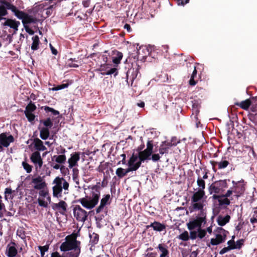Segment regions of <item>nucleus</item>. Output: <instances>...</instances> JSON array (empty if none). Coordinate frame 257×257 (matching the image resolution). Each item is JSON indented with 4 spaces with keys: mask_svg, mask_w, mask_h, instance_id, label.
I'll return each mask as SVG.
<instances>
[{
    "mask_svg": "<svg viewBox=\"0 0 257 257\" xmlns=\"http://www.w3.org/2000/svg\"><path fill=\"white\" fill-rule=\"evenodd\" d=\"M60 249L62 251L74 250L75 253H69V257H78L80 253V242L77 240L74 235H68L65 237V241L61 244Z\"/></svg>",
    "mask_w": 257,
    "mask_h": 257,
    "instance_id": "f257e3e1",
    "label": "nucleus"
},
{
    "mask_svg": "<svg viewBox=\"0 0 257 257\" xmlns=\"http://www.w3.org/2000/svg\"><path fill=\"white\" fill-rule=\"evenodd\" d=\"M4 4L8 10H11L16 17H17L19 19L22 20V23L26 31L30 35H33L34 33V31L29 28L27 24L34 23V18L31 16L29 15L28 14L21 11H19L15 6L11 4L9 2H5Z\"/></svg>",
    "mask_w": 257,
    "mask_h": 257,
    "instance_id": "f03ea898",
    "label": "nucleus"
},
{
    "mask_svg": "<svg viewBox=\"0 0 257 257\" xmlns=\"http://www.w3.org/2000/svg\"><path fill=\"white\" fill-rule=\"evenodd\" d=\"M52 185L53 197H61L63 190L65 194L68 193L69 184L63 177H56L53 180Z\"/></svg>",
    "mask_w": 257,
    "mask_h": 257,
    "instance_id": "7ed1b4c3",
    "label": "nucleus"
},
{
    "mask_svg": "<svg viewBox=\"0 0 257 257\" xmlns=\"http://www.w3.org/2000/svg\"><path fill=\"white\" fill-rule=\"evenodd\" d=\"M153 147L154 146L152 142L148 141L147 143V148L143 151L139 152L138 156L141 163L146 160H152L154 162L160 160L161 158L160 154H152L153 152Z\"/></svg>",
    "mask_w": 257,
    "mask_h": 257,
    "instance_id": "20e7f679",
    "label": "nucleus"
},
{
    "mask_svg": "<svg viewBox=\"0 0 257 257\" xmlns=\"http://www.w3.org/2000/svg\"><path fill=\"white\" fill-rule=\"evenodd\" d=\"M205 196V191L202 189H198L195 192L191 198V205L190 207L191 211L199 210L205 211L203 207L205 205L204 201L203 200Z\"/></svg>",
    "mask_w": 257,
    "mask_h": 257,
    "instance_id": "39448f33",
    "label": "nucleus"
},
{
    "mask_svg": "<svg viewBox=\"0 0 257 257\" xmlns=\"http://www.w3.org/2000/svg\"><path fill=\"white\" fill-rule=\"evenodd\" d=\"M100 196L99 191H92L91 195L80 198L78 202L87 209L93 208L98 203Z\"/></svg>",
    "mask_w": 257,
    "mask_h": 257,
    "instance_id": "423d86ee",
    "label": "nucleus"
},
{
    "mask_svg": "<svg viewBox=\"0 0 257 257\" xmlns=\"http://www.w3.org/2000/svg\"><path fill=\"white\" fill-rule=\"evenodd\" d=\"M200 213L199 216L195 220L190 221L187 223L188 228L189 230H192L195 228H200L202 223H206V213L205 211H200Z\"/></svg>",
    "mask_w": 257,
    "mask_h": 257,
    "instance_id": "0eeeda50",
    "label": "nucleus"
},
{
    "mask_svg": "<svg viewBox=\"0 0 257 257\" xmlns=\"http://www.w3.org/2000/svg\"><path fill=\"white\" fill-rule=\"evenodd\" d=\"M227 231L221 227H218L215 231V237L210 239V243L212 245H217L224 242L226 238Z\"/></svg>",
    "mask_w": 257,
    "mask_h": 257,
    "instance_id": "6e6552de",
    "label": "nucleus"
},
{
    "mask_svg": "<svg viewBox=\"0 0 257 257\" xmlns=\"http://www.w3.org/2000/svg\"><path fill=\"white\" fill-rule=\"evenodd\" d=\"M39 194L40 197L38 199V202L40 206L47 207L51 202V197L49 196L48 190L47 187L40 189Z\"/></svg>",
    "mask_w": 257,
    "mask_h": 257,
    "instance_id": "1a4fd4ad",
    "label": "nucleus"
},
{
    "mask_svg": "<svg viewBox=\"0 0 257 257\" xmlns=\"http://www.w3.org/2000/svg\"><path fill=\"white\" fill-rule=\"evenodd\" d=\"M226 187L225 180H220L213 183L208 188L210 194H218L222 192Z\"/></svg>",
    "mask_w": 257,
    "mask_h": 257,
    "instance_id": "9d476101",
    "label": "nucleus"
},
{
    "mask_svg": "<svg viewBox=\"0 0 257 257\" xmlns=\"http://www.w3.org/2000/svg\"><path fill=\"white\" fill-rule=\"evenodd\" d=\"M73 212L77 221L84 222L87 219V212L80 205H75L73 209Z\"/></svg>",
    "mask_w": 257,
    "mask_h": 257,
    "instance_id": "9b49d317",
    "label": "nucleus"
},
{
    "mask_svg": "<svg viewBox=\"0 0 257 257\" xmlns=\"http://www.w3.org/2000/svg\"><path fill=\"white\" fill-rule=\"evenodd\" d=\"M141 163L138 155L133 154L127 163V171H136L141 166Z\"/></svg>",
    "mask_w": 257,
    "mask_h": 257,
    "instance_id": "f8f14e48",
    "label": "nucleus"
},
{
    "mask_svg": "<svg viewBox=\"0 0 257 257\" xmlns=\"http://www.w3.org/2000/svg\"><path fill=\"white\" fill-rule=\"evenodd\" d=\"M31 161L34 163L36 170L41 169L43 165V160L39 152L33 153L30 157Z\"/></svg>",
    "mask_w": 257,
    "mask_h": 257,
    "instance_id": "ddd939ff",
    "label": "nucleus"
},
{
    "mask_svg": "<svg viewBox=\"0 0 257 257\" xmlns=\"http://www.w3.org/2000/svg\"><path fill=\"white\" fill-rule=\"evenodd\" d=\"M14 141V138L11 135L7 133L0 134V144L3 147H8L11 143Z\"/></svg>",
    "mask_w": 257,
    "mask_h": 257,
    "instance_id": "4468645a",
    "label": "nucleus"
},
{
    "mask_svg": "<svg viewBox=\"0 0 257 257\" xmlns=\"http://www.w3.org/2000/svg\"><path fill=\"white\" fill-rule=\"evenodd\" d=\"M32 183L34 185V188L37 190L44 189L47 186L45 180L41 176L33 178L32 180Z\"/></svg>",
    "mask_w": 257,
    "mask_h": 257,
    "instance_id": "2eb2a0df",
    "label": "nucleus"
},
{
    "mask_svg": "<svg viewBox=\"0 0 257 257\" xmlns=\"http://www.w3.org/2000/svg\"><path fill=\"white\" fill-rule=\"evenodd\" d=\"M80 160V153L74 152L70 155L68 160V167L70 169L78 166V162Z\"/></svg>",
    "mask_w": 257,
    "mask_h": 257,
    "instance_id": "dca6fc26",
    "label": "nucleus"
},
{
    "mask_svg": "<svg viewBox=\"0 0 257 257\" xmlns=\"http://www.w3.org/2000/svg\"><path fill=\"white\" fill-rule=\"evenodd\" d=\"M67 207V203L63 200L60 201L58 203H54L52 205L53 209L55 210H58L59 212L62 214H64V213L66 211Z\"/></svg>",
    "mask_w": 257,
    "mask_h": 257,
    "instance_id": "f3484780",
    "label": "nucleus"
},
{
    "mask_svg": "<svg viewBox=\"0 0 257 257\" xmlns=\"http://www.w3.org/2000/svg\"><path fill=\"white\" fill-rule=\"evenodd\" d=\"M11 244H8L7 247L6 254L8 257H15L17 254V249L15 246V243H12Z\"/></svg>",
    "mask_w": 257,
    "mask_h": 257,
    "instance_id": "a211bd4d",
    "label": "nucleus"
},
{
    "mask_svg": "<svg viewBox=\"0 0 257 257\" xmlns=\"http://www.w3.org/2000/svg\"><path fill=\"white\" fill-rule=\"evenodd\" d=\"M33 144L35 149L37 151H44L47 150V148L45 146L43 142L38 138L34 140Z\"/></svg>",
    "mask_w": 257,
    "mask_h": 257,
    "instance_id": "6ab92c4d",
    "label": "nucleus"
},
{
    "mask_svg": "<svg viewBox=\"0 0 257 257\" xmlns=\"http://www.w3.org/2000/svg\"><path fill=\"white\" fill-rule=\"evenodd\" d=\"M6 20L5 22L3 24L4 26H9L11 28L14 29L15 31L18 30V27L20 25V22L10 19H6Z\"/></svg>",
    "mask_w": 257,
    "mask_h": 257,
    "instance_id": "aec40b11",
    "label": "nucleus"
},
{
    "mask_svg": "<svg viewBox=\"0 0 257 257\" xmlns=\"http://www.w3.org/2000/svg\"><path fill=\"white\" fill-rule=\"evenodd\" d=\"M156 248L161 252L159 257H168L169 252L168 246L164 244H159Z\"/></svg>",
    "mask_w": 257,
    "mask_h": 257,
    "instance_id": "412c9836",
    "label": "nucleus"
},
{
    "mask_svg": "<svg viewBox=\"0 0 257 257\" xmlns=\"http://www.w3.org/2000/svg\"><path fill=\"white\" fill-rule=\"evenodd\" d=\"M50 135V132L49 128L48 127H42L40 128V137L43 140H47Z\"/></svg>",
    "mask_w": 257,
    "mask_h": 257,
    "instance_id": "4be33fe9",
    "label": "nucleus"
},
{
    "mask_svg": "<svg viewBox=\"0 0 257 257\" xmlns=\"http://www.w3.org/2000/svg\"><path fill=\"white\" fill-rule=\"evenodd\" d=\"M230 217L229 215L225 216H219L217 219L218 224L220 226H223L229 222Z\"/></svg>",
    "mask_w": 257,
    "mask_h": 257,
    "instance_id": "5701e85b",
    "label": "nucleus"
},
{
    "mask_svg": "<svg viewBox=\"0 0 257 257\" xmlns=\"http://www.w3.org/2000/svg\"><path fill=\"white\" fill-rule=\"evenodd\" d=\"M235 104L243 109L247 110L251 104V101L249 99H247L240 102L236 103Z\"/></svg>",
    "mask_w": 257,
    "mask_h": 257,
    "instance_id": "b1692460",
    "label": "nucleus"
},
{
    "mask_svg": "<svg viewBox=\"0 0 257 257\" xmlns=\"http://www.w3.org/2000/svg\"><path fill=\"white\" fill-rule=\"evenodd\" d=\"M114 54L116 56L112 58V62L116 64L120 63L121 60L123 57L122 53L117 51H114Z\"/></svg>",
    "mask_w": 257,
    "mask_h": 257,
    "instance_id": "393cba45",
    "label": "nucleus"
},
{
    "mask_svg": "<svg viewBox=\"0 0 257 257\" xmlns=\"http://www.w3.org/2000/svg\"><path fill=\"white\" fill-rule=\"evenodd\" d=\"M155 230L161 231L165 228V226L158 222H154L150 225Z\"/></svg>",
    "mask_w": 257,
    "mask_h": 257,
    "instance_id": "a878e982",
    "label": "nucleus"
},
{
    "mask_svg": "<svg viewBox=\"0 0 257 257\" xmlns=\"http://www.w3.org/2000/svg\"><path fill=\"white\" fill-rule=\"evenodd\" d=\"M130 172H131V171H127V169L125 170L122 168H118L116 169L115 173L118 177L122 178Z\"/></svg>",
    "mask_w": 257,
    "mask_h": 257,
    "instance_id": "bb28decb",
    "label": "nucleus"
},
{
    "mask_svg": "<svg viewBox=\"0 0 257 257\" xmlns=\"http://www.w3.org/2000/svg\"><path fill=\"white\" fill-rule=\"evenodd\" d=\"M33 43L31 49L33 50L38 49L39 44V38L38 36H35L32 38Z\"/></svg>",
    "mask_w": 257,
    "mask_h": 257,
    "instance_id": "cd10ccee",
    "label": "nucleus"
},
{
    "mask_svg": "<svg viewBox=\"0 0 257 257\" xmlns=\"http://www.w3.org/2000/svg\"><path fill=\"white\" fill-rule=\"evenodd\" d=\"M166 141L162 142V144L159 147V153H158V154H160L161 156L164 154L165 153H167L168 152V147H166Z\"/></svg>",
    "mask_w": 257,
    "mask_h": 257,
    "instance_id": "c85d7f7f",
    "label": "nucleus"
},
{
    "mask_svg": "<svg viewBox=\"0 0 257 257\" xmlns=\"http://www.w3.org/2000/svg\"><path fill=\"white\" fill-rule=\"evenodd\" d=\"M6 2H3V4L5 5L4 6H0V20L5 19L6 20V18H3V17L6 16L8 14L7 11L6 9H8L5 4H4Z\"/></svg>",
    "mask_w": 257,
    "mask_h": 257,
    "instance_id": "c756f323",
    "label": "nucleus"
},
{
    "mask_svg": "<svg viewBox=\"0 0 257 257\" xmlns=\"http://www.w3.org/2000/svg\"><path fill=\"white\" fill-rule=\"evenodd\" d=\"M80 64V62L75 59H70L68 60L67 65L70 67H77Z\"/></svg>",
    "mask_w": 257,
    "mask_h": 257,
    "instance_id": "7c9ffc66",
    "label": "nucleus"
},
{
    "mask_svg": "<svg viewBox=\"0 0 257 257\" xmlns=\"http://www.w3.org/2000/svg\"><path fill=\"white\" fill-rule=\"evenodd\" d=\"M53 158H55V161L59 164H64L66 160V157L65 155L54 156Z\"/></svg>",
    "mask_w": 257,
    "mask_h": 257,
    "instance_id": "2f4dec72",
    "label": "nucleus"
},
{
    "mask_svg": "<svg viewBox=\"0 0 257 257\" xmlns=\"http://www.w3.org/2000/svg\"><path fill=\"white\" fill-rule=\"evenodd\" d=\"M197 75V70L196 66L194 67V70L193 71V73L191 76V78L189 80V84L194 86L196 84V82L194 80L195 77Z\"/></svg>",
    "mask_w": 257,
    "mask_h": 257,
    "instance_id": "473e14b6",
    "label": "nucleus"
},
{
    "mask_svg": "<svg viewBox=\"0 0 257 257\" xmlns=\"http://www.w3.org/2000/svg\"><path fill=\"white\" fill-rule=\"evenodd\" d=\"M219 204L220 205H228L230 204V201L227 197L224 196H221L220 198H219Z\"/></svg>",
    "mask_w": 257,
    "mask_h": 257,
    "instance_id": "72a5a7b5",
    "label": "nucleus"
},
{
    "mask_svg": "<svg viewBox=\"0 0 257 257\" xmlns=\"http://www.w3.org/2000/svg\"><path fill=\"white\" fill-rule=\"evenodd\" d=\"M197 184L198 187H199V189H202V190H204V189L205 188V181L202 179V178H201V177L200 176L198 177L197 180Z\"/></svg>",
    "mask_w": 257,
    "mask_h": 257,
    "instance_id": "f704fd0d",
    "label": "nucleus"
},
{
    "mask_svg": "<svg viewBox=\"0 0 257 257\" xmlns=\"http://www.w3.org/2000/svg\"><path fill=\"white\" fill-rule=\"evenodd\" d=\"M218 165V169H222L225 168L229 164L227 161L224 160L216 163Z\"/></svg>",
    "mask_w": 257,
    "mask_h": 257,
    "instance_id": "c9c22d12",
    "label": "nucleus"
},
{
    "mask_svg": "<svg viewBox=\"0 0 257 257\" xmlns=\"http://www.w3.org/2000/svg\"><path fill=\"white\" fill-rule=\"evenodd\" d=\"M12 190L10 188H7L5 189V198L6 200H8L9 199H12L13 197L12 196Z\"/></svg>",
    "mask_w": 257,
    "mask_h": 257,
    "instance_id": "e433bc0d",
    "label": "nucleus"
},
{
    "mask_svg": "<svg viewBox=\"0 0 257 257\" xmlns=\"http://www.w3.org/2000/svg\"><path fill=\"white\" fill-rule=\"evenodd\" d=\"M178 238L184 241L188 240L189 238L188 232L187 231H184L183 233L179 235Z\"/></svg>",
    "mask_w": 257,
    "mask_h": 257,
    "instance_id": "4c0bfd02",
    "label": "nucleus"
},
{
    "mask_svg": "<svg viewBox=\"0 0 257 257\" xmlns=\"http://www.w3.org/2000/svg\"><path fill=\"white\" fill-rule=\"evenodd\" d=\"M22 166L24 169L28 173H30L32 172V167L25 161L22 162Z\"/></svg>",
    "mask_w": 257,
    "mask_h": 257,
    "instance_id": "58836bf2",
    "label": "nucleus"
},
{
    "mask_svg": "<svg viewBox=\"0 0 257 257\" xmlns=\"http://www.w3.org/2000/svg\"><path fill=\"white\" fill-rule=\"evenodd\" d=\"M45 126L44 127L51 128L53 125V122L50 118H47L46 119L41 121Z\"/></svg>",
    "mask_w": 257,
    "mask_h": 257,
    "instance_id": "ea45409f",
    "label": "nucleus"
},
{
    "mask_svg": "<svg viewBox=\"0 0 257 257\" xmlns=\"http://www.w3.org/2000/svg\"><path fill=\"white\" fill-rule=\"evenodd\" d=\"M36 109V106L35 104L30 103L26 107L25 111L33 112Z\"/></svg>",
    "mask_w": 257,
    "mask_h": 257,
    "instance_id": "a19ab883",
    "label": "nucleus"
},
{
    "mask_svg": "<svg viewBox=\"0 0 257 257\" xmlns=\"http://www.w3.org/2000/svg\"><path fill=\"white\" fill-rule=\"evenodd\" d=\"M44 110L47 111H50L52 113V114L54 115H57L59 114V112L56 110H55L53 108L50 107L49 106H45Z\"/></svg>",
    "mask_w": 257,
    "mask_h": 257,
    "instance_id": "79ce46f5",
    "label": "nucleus"
},
{
    "mask_svg": "<svg viewBox=\"0 0 257 257\" xmlns=\"http://www.w3.org/2000/svg\"><path fill=\"white\" fill-rule=\"evenodd\" d=\"M117 73V69L115 68H113L110 69V70H107L106 72L102 73L103 75H111L114 74V75H116Z\"/></svg>",
    "mask_w": 257,
    "mask_h": 257,
    "instance_id": "37998d69",
    "label": "nucleus"
},
{
    "mask_svg": "<svg viewBox=\"0 0 257 257\" xmlns=\"http://www.w3.org/2000/svg\"><path fill=\"white\" fill-rule=\"evenodd\" d=\"M39 250H40L41 251V256L43 257L44 256V254H45V252L46 251H47L49 249V245H44V246H39L38 247Z\"/></svg>",
    "mask_w": 257,
    "mask_h": 257,
    "instance_id": "c03bdc74",
    "label": "nucleus"
},
{
    "mask_svg": "<svg viewBox=\"0 0 257 257\" xmlns=\"http://www.w3.org/2000/svg\"><path fill=\"white\" fill-rule=\"evenodd\" d=\"M25 114L30 121H32L34 120L35 116L33 114L32 112L25 111Z\"/></svg>",
    "mask_w": 257,
    "mask_h": 257,
    "instance_id": "a18cd8bd",
    "label": "nucleus"
},
{
    "mask_svg": "<svg viewBox=\"0 0 257 257\" xmlns=\"http://www.w3.org/2000/svg\"><path fill=\"white\" fill-rule=\"evenodd\" d=\"M110 197V196L109 194H107V195H105L101 199L100 203L105 206L106 204V203H107V202L108 201V200H109Z\"/></svg>",
    "mask_w": 257,
    "mask_h": 257,
    "instance_id": "49530a36",
    "label": "nucleus"
},
{
    "mask_svg": "<svg viewBox=\"0 0 257 257\" xmlns=\"http://www.w3.org/2000/svg\"><path fill=\"white\" fill-rule=\"evenodd\" d=\"M72 169V172H73V179L74 181H76V180L77 179L78 175V169L76 168L73 167Z\"/></svg>",
    "mask_w": 257,
    "mask_h": 257,
    "instance_id": "de8ad7c7",
    "label": "nucleus"
},
{
    "mask_svg": "<svg viewBox=\"0 0 257 257\" xmlns=\"http://www.w3.org/2000/svg\"><path fill=\"white\" fill-rule=\"evenodd\" d=\"M243 243V239H240L237 240L235 244V246H233V248L234 249H237V248H240L241 246L242 245Z\"/></svg>",
    "mask_w": 257,
    "mask_h": 257,
    "instance_id": "09e8293b",
    "label": "nucleus"
},
{
    "mask_svg": "<svg viewBox=\"0 0 257 257\" xmlns=\"http://www.w3.org/2000/svg\"><path fill=\"white\" fill-rule=\"evenodd\" d=\"M206 234V231L204 229L199 228L198 229V236L199 238H202Z\"/></svg>",
    "mask_w": 257,
    "mask_h": 257,
    "instance_id": "8fccbe9b",
    "label": "nucleus"
},
{
    "mask_svg": "<svg viewBox=\"0 0 257 257\" xmlns=\"http://www.w3.org/2000/svg\"><path fill=\"white\" fill-rule=\"evenodd\" d=\"M231 249H233V247H230V246H227V247H223L220 251V254H224L226 252H227V251L231 250Z\"/></svg>",
    "mask_w": 257,
    "mask_h": 257,
    "instance_id": "3c124183",
    "label": "nucleus"
},
{
    "mask_svg": "<svg viewBox=\"0 0 257 257\" xmlns=\"http://www.w3.org/2000/svg\"><path fill=\"white\" fill-rule=\"evenodd\" d=\"M68 86V84H63L57 86L56 87L54 88L53 89V90H60V89H64V88L67 87Z\"/></svg>",
    "mask_w": 257,
    "mask_h": 257,
    "instance_id": "603ef678",
    "label": "nucleus"
},
{
    "mask_svg": "<svg viewBox=\"0 0 257 257\" xmlns=\"http://www.w3.org/2000/svg\"><path fill=\"white\" fill-rule=\"evenodd\" d=\"M235 238L234 236H232V239L229 241H227V244L228 245V246L233 247L235 246V242L234 241V238Z\"/></svg>",
    "mask_w": 257,
    "mask_h": 257,
    "instance_id": "864d4df0",
    "label": "nucleus"
},
{
    "mask_svg": "<svg viewBox=\"0 0 257 257\" xmlns=\"http://www.w3.org/2000/svg\"><path fill=\"white\" fill-rule=\"evenodd\" d=\"M179 143V141L175 142L174 143L166 142V147H168V149L173 146H176Z\"/></svg>",
    "mask_w": 257,
    "mask_h": 257,
    "instance_id": "5fc2aeb1",
    "label": "nucleus"
},
{
    "mask_svg": "<svg viewBox=\"0 0 257 257\" xmlns=\"http://www.w3.org/2000/svg\"><path fill=\"white\" fill-rule=\"evenodd\" d=\"M189 0H177L178 5L184 6L189 2Z\"/></svg>",
    "mask_w": 257,
    "mask_h": 257,
    "instance_id": "6e6d98bb",
    "label": "nucleus"
},
{
    "mask_svg": "<svg viewBox=\"0 0 257 257\" xmlns=\"http://www.w3.org/2000/svg\"><path fill=\"white\" fill-rule=\"evenodd\" d=\"M90 4V0H84L82 2V5L85 8H88Z\"/></svg>",
    "mask_w": 257,
    "mask_h": 257,
    "instance_id": "4d7b16f0",
    "label": "nucleus"
},
{
    "mask_svg": "<svg viewBox=\"0 0 257 257\" xmlns=\"http://www.w3.org/2000/svg\"><path fill=\"white\" fill-rule=\"evenodd\" d=\"M197 236V232L195 231H192L190 232V237L191 239H195Z\"/></svg>",
    "mask_w": 257,
    "mask_h": 257,
    "instance_id": "13d9d810",
    "label": "nucleus"
},
{
    "mask_svg": "<svg viewBox=\"0 0 257 257\" xmlns=\"http://www.w3.org/2000/svg\"><path fill=\"white\" fill-rule=\"evenodd\" d=\"M104 207V205H103L100 203L99 206L96 209V213H100L102 211V210L103 209Z\"/></svg>",
    "mask_w": 257,
    "mask_h": 257,
    "instance_id": "bf43d9fd",
    "label": "nucleus"
},
{
    "mask_svg": "<svg viewBox=\"0 0 257 257\" xmlns=\"http://www.w3.org/2000/svg\"><path fill=\"white\" fill-rule=\"evenodd\" d=\"M51 257H64V256L60 255V254L58 252L56 251V252H53L51 254Z\"/></svg>",
    "mask_w": 257,
    "mask_h": 257,
    "instance_id": "052dcab7",
    "label": "nucleus"
},
{
    "mask_svg": "<svg viewBox=\"0 0 257 257\" xmlns=\"http://www.w3.org/2000/svg\"><path fill=\"white\" fill-rule=\"evenodd\" d=\"M107 68H108V65H106V64H103V65H101L100 66V71H106V69Z\"/></svg>",
    "mask_w": 257,
    "mask_h": 257,
    "instance_id": "680f3d73",
    "label": "nucleus"
},
{
    "mask_svg": "<svg viewBox=\"0 0 257 257\" xmlns=\"http://www.w3.org/2000/svg\"><path fill=\"white\" fill-rule=\"evenodd\" d=\"M198 252L197 251H193L191 252L189 257H197Z\"/></svg>",
    "mask_w": 257,
    "mask_h": 257,
    "instance_id": "e2e57ef3",
    "label": "nucleus"
},
{
    "mask_svg": "<svg viewBox=\"0 0 257 257\" xmlns=\"http://www.w3.org/2000/svg\"><path fill=\"white\" fill-rule=\"evenodd\" d=\"M50 47L51 48L52 54L54 55H56L57 54V51L52 46L51 44H50Z\"/></svg>",
    "mask_w": 257,
    "mask_h": 257,
    "instance_id": "0e129e2a",
    "label": "nucleus"
},
{
    "mask_svg": "<svg viewBox=\"0 0 257 257\" xmlns=\"http://www.w3.org/2000/svg\"><path fill=\"white\" fill-rule=\"evenodd\" d=\"M232 190H228L224 196L226 197H229L232 194Z\"/></svg>",
    "mask_w": 257,
    "mask_h": 257,
    "instance_id": "69168bd1",
    "label": "nucleus"
},
{
    "mask_svg": "<svg viewBox=\"0 0 257 257\" xmlns=\"http://www.w3.org/2000/svg\"><path fill=\"white\" fill-rule=\"evenodd\" d=\"M203 176L202 177H201V178H202V179L203 180L204 179H207L208 178L207 173L206 171H203Z\"/></svg>",
    "mask_w": 257,
    "mask_h": 257,
    "instance_id": "338daca9",
    "label": "nucleus"
},
{
    "mask_svg": "<svg viewBox=\"0 0 257 257\" xmlns=\"http://www.w3.org/2000/svg\"><path fill=\"white\" fill-rule=\"evenodd\" d=\"M251 109V111L252 112L256 111V110H257V104H256V106H253V105L252 106Z\"/></svg>",
    "mask_w": 257,
    "mask_h": 257,
    "instance_id": "774afa93",
    "label": "nucleus"
}]
</instances>
